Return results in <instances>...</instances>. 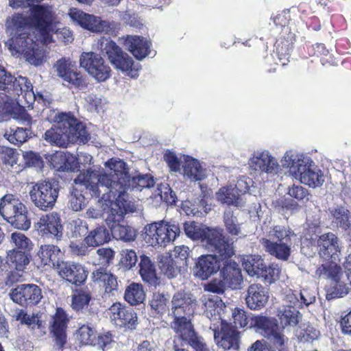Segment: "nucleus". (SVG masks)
Listing matches in <instances>:
<instances>
[{"label": "nucleus", "instance_id": "obj_52", "mask_svg": "<svg viewBox=\"0 0 351 351\" xmlns=\"http://www.w3.org/2000/svg\"><path fill=\"white\" fill-rule=\"evenodd\" d=\"M223 220L226 229L229 234L232 236L241 234L240 225L237 221V219L230 209L225 211Z\"/></svg>", "mask_w": 351, "mask_h": 351}, {"label": "nucleus", "instance_id": "obj_23", "mask_svg": "<svg viewBox=\"0 0 351 351\" xmlns=\"http://www.w3.org/2000/svg\"><path fill=\"white\" fill-rule=\"evenodd\" d=\"M56 271L62 278L76 285L82 284L88 276L82 265L71 261H61L56 265Z\"/></svg>", "mask_w": 351, "mask_h": 351}, {"label": "nucleus", "instance_id": "obj_3", "mask_svg": "<svg viewBox=\"0 0 351 351\" xmlns=\"http://www.w3.org/2000/svg\"><path fill=\"white\" fill-rule=\"evenodd\" d=\"M48 119L55 124L45 132L43 138L51 145L66 147L69 143H85L90 138L85 126L70 113L52 111Z\"/></svg>", "mask_w": 351, "mask_h": 351}, {"label": "nucleus", "instance_id": "obj_18", "mask_svg": "<svg viewBox=\"0 0 351 351\" xmlns=\"http://www.w3.org/2000/svg\"><path fill=\"white\" fill-rule=\"evenodd\" d=\"M197 305L195 296L190 292L178 291L173 295L169 315L172 317L191 316Z\"/></svg>", "mask_w": 351, "mask_h": 351}, {"label": "nucleus", "instance_id": "obj_36", "mask_svg": "<svg viewBox=\"0 0 351 351\" xmlns=\"http://www.w3.org/2000/svg\"><path fill=\"white\" fill-rule=\"evenodd\" d=\"M37 255L44 266L53 267L55 270L60 261V250L54 245L45 244L40 245Z\"/></svg>", "mask_w": 351, "mask_h": 351}, {"label": "nucleus", "instance_id": "obj_16", "mask_svg": "<svg viewBox=\"0 0 351 351\" xmlns=\"http://www.w3.org/2000/svg\"><path fill=\"white\" fill-rule=\"evenodd\" d=\"M251 169L259 173L274 176L280 171L277 158L267 149H258L254 152L249 159Z\"/></svg>", "mask_w": 351, "mask_h": 351}, {"label": "nucleus", "instance_id": "obj_24", "mask_svg": "<svg viewBox=\"0 0 351 351\" xmlns=\"http://www.w3.org/2000/svg\"><path fill=\"white\" fill-rule=\"evenodd\" d=\"M200 302L204 309L206 316L214 322L216 325L224 321L222 313L226 308L225 303L217 295L210 293H204L200 298Z\"/></svg>", "mask_w": 351, "mask_h": 351}, {"label": "nucleus", "instance_id": "obj_34", "mask_svg": "<svg viewBox=\"0 0 351 351\" xmlns=\"http://www.w3.org/2000/svg\"><path fill=\"white\" fill-rule=\"evenodd\" d=\"M216 200L221 204L241 207L244 202L238 195L237 191L234 190V186L230 183L220 187L215 195Z\"/></svg>", "mask_w": 351, "mask_h": 351}, {"label": "nucleus", "instance_id": "obj_9", "mask_svg": "<svg viewBox=\"0 0 351 351\" xmlns=\"http://www.w3.org/2000/svg\"><path fill=\"white\" fill-rule=\"evenodd\" d=\"M0 214L4 219L18 229L27 230L30 227L27 210L20 199L12 194H6L0 202Z\"/></svg>", "mask_w": 351, "mask_h": 351}, {"label": "nucleus", "instance_id": "obj_48", "mask_svg": "<svg viewBox=\"0 0 351 351\" xmlns=\"http://www.w3.org/2000/svg\"><path fill=\"white\" fill-rule=\"evenodd\" d=\"M54 68L58 76L64 82L66 79L71 80L69 75L76 68V65L69 58H62L54 64Z\"/></svg>", "mask_w": 351, "mask_h": 351}, {"label": "nucleus", "instance_id": "obj_1", "mask_svg": "<svg viewBox=\"0 0 351 351\" xmlns=\"http://www.w3.org/2000/svg\"><path fill=\"white\" fill-rule=\"evenodd\" d=\"M105 167L110 169L109 173L88 169L78 174L74 183L84 186L92 192V195L100 197V201L104 196L113 200L128 199L127 191L130 176L126 163L119 158H111L105 162Z\"/></svg>", "mask_w": 351, "mask_h": 351}, {"label": "nucleus", "instance_id": "obj_64", "mask_svg": "<svg viewBox=\"0 0 351 351\" xmlns=\"http://www.w3.org/2000/svg\"><path fill=\"white\" fill-rule=\"evenodd\" d=\"M230 184L234 186V190L237 191L239 196L241 197L243 195H245L249 191L250 186L253 184V181L248 177L242 176L238 178L236 183Z\"/></svg>", "mask_w": 351, "mask_h": 351}, {"label": "nucleus", "instance_id": "obj_28", "mask_svg": "<svg viewBox=\"0 0 351 351\" xmlns=\"http://www.w3.org/2000/svg\"><path fill=\"white\" fill-rule=\"evenodd\" d=\"M269 298L268 289L261 284H252L247 291L246 304L252 310H259L266 305Z\"/></svg>", "mask_w": 351, "mask_h": 351}, {"label": "nucleus", "instance_id": "obj_35", "mask_svg": "<svg viewBox=\"0 0 351 351\" xmlns=\"http://www.w3.org/2000/svg\"><path fill=\"white\" fill-rule=\"evenodd\" d=\"M50 163L57 171H75L77 169L76 157L68 152H56L50 156Z\"/></svg>", "mask_w": 351, "mask_h": 351}, {"label": "nucleus", "instance_id": "obj_6", "mask_svg": "<svg viewBox=\"0 0 351 351\" xmlns=\"http://www.w3.org/2000/svg\"><path fill=\"white\" fill-rule=\"evenodd\" d=\"M184 229L188 237L193 240H200L211 250H215L223 258L234 254L232 243L223 235L220 229L209 228L195 222H186Z\"/></svg>", "mask_w": 351, "mask_h": 351}, {"label": "nucleus", "instance_id": "obj_12", "mask_svg": "<svg viewBox=\"0 0 351 351\" xmlns=\"http://www.w3.org/2000/svg\"><path fill=\"white\" fill-rule=\"evenodd\" d=\"M59 190L56 184L49 181L36 183L29 192L31 201L41 210L53 208Z\"/></svg>", "mask_w": 351, "mask_h": 351}, {"label": "nucleus", "instance_id": "obj_54", "mask_svg": "<svg viewBox=\"0 0 351 351\" xmlns=\"http://www.w3.org/2000/svg\"><path fill=\"white\" fill-rule=\"evenodd\" d=\"M160 197V199L167 204H173L176 203V196L175 193L166 183H160L155 191L154 197Z\"/></svg>", "mask_w": 351, "mask_h": 351}, {"label": "nucleus", "instance_id": "obj_40", "mask_svg": "<svg viewBox=\"0 0 351 351\" xmlns=\"http://www.w3.org/2000/svg\"><path fill=\"white\" fill-rule=\"evenodd\" d=\"M110 234L105 226H101L91 230L84 238L85 245L96 247L110 241Z\"/></svg>", "mask_w": 351, "mask_h": 351}, {"label": "nucleus", "instance_id": "obj_13", "mask_svg": "<svg viewBox=\"0 0 351 351\" xmlns=\"http://www.w3.org/2000/svg\"><path fill=\"white\" fill-rule=\"evenodd\" d=\"M251 326L269 339L280 351L284 350L288 338L279 329L274 319L265 316H255L251 318Z\"/></svg>", "mask_w": 351, "mask_h": 351}, {"label": "nucleus", "instance_id": "obj_33", "mask_svg": "<svg viewBox=\"0 0 351 351\" xmlns=\"http://www.w3.org/2000/svg\"><path fill=\"white\" fill-rule=\"evenodd\" d=\"M8 90H12L14 94L20 95L24 94L25 99H29L28 102H32L37 98H41L42 95L40 93L36 94L33 90V86L32 83L25 77L19 76L14 77L13 82L9 85Z\"/></svg>", "mask_w": 351, "mask_h": 351}, {"label": "nucleus", "instance_id": "obj_61", "mask_svg": "<svg viewBox=\"0 0 351 351\" xmlns=\"http://www.w3.org/2000/svg\"><path fill=\"white\" fill-rule=\"evenodd\" d=\"M69 75L71 80L66 79L64 82V83L67 84L68 86L74 87L80 89L86 88V79L84 77V75L80 71H77V68H75Z\"/></svg>", "mask_w": 351, "mask_h": 351}, {"label": "nucleus", "instance_id": "obj_22", "mask_svg": "<svg viewBox=\"0 0 351 351\" xmlns=\"http://www.w3.org/2000/svg\"><path fill=\"white\" fill-rule=\"evenodd\" d=\"M108 315L117 326L127 329H134L138 324L134 311L120 303L113 304L108 309Z\"/></svg>", "mask_w": 351, "mask_h": 351}, {"label": "nucleus", "instance_id": "obj_8", "mask_svg": "<svg viewBox=\"0 0 351 351\" xmlns=\"http://www.w3.org/2000/svg\"><path fill=\"white\" fill-rule=\"evenodd\" d=\"M301 252L308 256H312L315 250H317L319 256L326 260H330L331 262L339 261L341 247L337 237L328 232L319 237L317 241V246L313 245L312 241L304 239L302 241Z\"/></svg>", "mask_w": 351, "mask_h": 351}, {"label": "nucleus", "instance_id": "obj_46", "mask_svg": "<svg viewBox=\"0 0 351 351\" xmlns=\"http://www.w3.org/2000/svg\"><path fill=\"white\" fill-rule=\"evenodd\" d=\"M293 236L295 234L289 228L275 226L268 232L266 239L278 242H289Z\"/></svg>", "mask_w": 351, "mask_h": 351}, {"label": "nucleus", "instance_id": "obj_42", "mask_svg": "<svg viewBox=\"0 0 351 351\" xmlns=\"http://www.w3.org/2000/svg\"><path fill=\"white\" fill-rule=\"evenodd\" d=\"M124 298L132 305L143 303L145 299V293L143 286L138 283H132L127 287L125 291Z\"/></svg>", "mask_w": 351, "mask_h": 351}, {"label": "nucleus", "instance_id": "obj_49", "mask_svg": "<svg viewBox=\"0 0 351 351\" xmlns=\"http://www.w3.org/2000/svg\"><path fill=\"white\" fill-rule=\"evenodd\" d=\"M16 319L32 329H39L42 331L45 328L43 321L38 314H27L21 310L17 313Z\"/></svg>", "mask_w": 351, "mask_h": 351}, {"label": "nucleus", "instance_id": "obj_2", "mask_svg": "<svg viewBox=\"0 0 351 351\" xmlns=\"http://www.w3.org/2000/svg\"><path fill=\"white\" fill-rule=\"evenodd\" d=\"M22 19L18 16H14L7 19L5 27L8 32L13 37L9 41V48L15 54H23L25 60L31 64L38 66L46 60V51L45 43L42 42L41 36H34V40L30 34L22 28Z\"/></svg>", "mask_w": 351, "mask_h": 351}, {"label": "nucleus", "instance_id": "obj_15", "mask_svg": "<svg viewBox=\"0 0 351 351\" xmlns=\"http://www.w3.org/2000/svg\"><path fill=\"white\" fill-rule=\"evenodd\" d=\"M300 302L293 293H287L282 304L277 311V317L282 328L294 327L302 319V315L299 311Z\"/></svg>", "mask_w": 351, "mask_h": 351}, {"label": "nucleus", "instance_id": "obj_51", "mask_svg": "<svg viewBox=\"0 0 351 351\" xmlns=\"http://www.w3.org/2000/svg\"><path fill=\"white\" fill-rule=\"evenodd\" d=\"M280 271V267L276 263H272L268 267L265 265V268L260 273L259 279H262L266 284L271 285L278 279Z\"/></svg>", "mask_w": 351, "mask_h": 351}, {"label": "nucleus", "instance_id": "obj_53", "mask_svg": "<svg viewBox=\"0 0 351 351\" xmlns=\"http://www.w3.org/2000/svg\"><path fill=\"white\" fill-rule=\"evenodd\" d=\"M169 300L164 294L155 293L153 294L150 301V306L156 313L162 315L169 310L167 306Z\"/></svg>", "mask_w": 351, "mask_h": 351}, {"label": "nucleus", "instance_id": "obj_56", "mask_svg": "<svg viewBox=\"0 0 351 351\" xmlns=\"http://www.w3.org/2000/svg\"><path fill=\"white\" fill-rule=\"evenodd\" d=\"M11 243L19 250L30 251L32 249L33 243L23 233L15 232L11 234Z\"/></svg>", "mask_w": 351, "mask_h": 351}, {"label": "nucleus", "instance_id": "obj_32", "mask_svg": "<svg viewBox=\"0 0 351 351\" xmlns=\"http://www.w3.org/2000/svg\"><path fill=\"white\" fill-rule=\"evenodd\" d=\"M93 282L104 289L105 293H112L117 289V278L103 267H100L92 273Z\"/></svg>", "mask_w": 351, "mask_h": 351}, {"label": "nucleus", "instance_id": "obj_41", "mask_svg": "<svg viewBox=\"0 0 351 351\" xmlns=\"http://www.w3.org/2000/svg\"><path fill=\"white\" fill-rule=\"evenodd\" d=\"M332 223L338 228L346 230L351 228V213L343 206H337L330 210Z\"/></svg>", "mask_w": 351, "mask_h": 351}, {"label": "nucleus", "instance_id": "obj_29", "mask_svg": "<svg viewBox=\"0 0 351 351\" xmlns=\"http://www.w3.org/2000/svg\"><path fill=\"white\" fill-rule=\"evenodd\" d=\"M219 256L221 261H223V267L221 270V274L226 282L228 287L232 289H239L243 282V276L238 264L234 261H229V257L223 258L221 256Z\"/></svg>", "mask_w": 351, "mask_h": 351}, {"label": "nucleus", "instance_id": "obj_57", "mask_svg": "<svg viewBox=\"0 0 351 351\" xmlns=\"http://www.w3.org/2000/svg\"><path fill=\"white\" fill-rule=\"evenodd\" d=\"M183 156H178L172 151H167L164 155V160L167 162L168 167L171 172H180L181 171V165H183Z\"/></svg>", "mask_w": 351, "mask_h": 351}, {"label": "nucleus", "instance_id": "obj_31", "mask_svg": "<svg viewBox=\"0 0 351 351\" xmlns=\"http://www.w3.org/2000/svg\"><path fill=\"white\" fill-rule=\"evenodd\" d=\"M183 176L191 181H201L206 177V169L200 162L188 155L183 156Z\"/></svg>", "mask_w": 351, "mask_h": 351}, {"label": "nucleus", "instance_id": "obj_55", "mask_svg": "<svg viewBox=\"0 0 351 351\" xmlns=\"http://www.w3.org/2000/svg\"><path fill=\"white\" fill-rule=\"evenodd\" d=\"M351 286L349 283H345L341 279L333 282V284L327 293L328 299L342 298L347 295Z\"/></svg>", "mask_w": 351, "mask_h": 351}, {"label": "nucleus", "instance_id": "obj_25", "mask_svg": "<svg viewBox=\"0 0 351 351\" xmlns=\"http://www.w3.org/2000/svg\"><path fill=\"white\" fill-rule=\"evenodd\" d=\"M207 254L199 257L194 267V274L201 280H206L216 274L221 265V259L219 254Z\"/></svg>", "mask_w": 351, "mask_h": 351}, {"label": "nucleus", "instance_id": "obj_26", "mask_svg": "<svg viewBox=\"0 0 351 351\" xmlns=\"http://www.w3.org/2000/svg\"><path fill=\"white\" fill-rule=\"evenodd\" d=\"M123 45L135 58L142 60L151 54L152 43L146 38L138 35L123 36Z\"/></svg>", "mask_w": 351, "mask_h": 351}, {"label": "nucleus", "instance_id": "obj_19", "mask_svg": "<svg viewBox=\"0 0 351 351\" xmlns=\"http://www.w3.org/2000/svg\"><path fill=\"white\" fill-rule=\"evenodd\" d=\"M12 300L23 306L38 304L43 298L40 288L34 284H22L12 289L10 292Z\"/></svg>", "mask_w": 351, "mask_h": 351}, {"label": "nucleus", "instance_id": "obj_21", "mask_svg": "<svg viewBox=\"0 0 351 351\" xmlns=\"http://www.w3.org/2000/svg\"><path fill=\"white\" fill-rule=\"evenodd\" d=\"M35 228L42 237L59 239L62 235L61 219L56 213L42 215L35 224Z\"/></svg>", "mask_w": 351, "mask_h": 351}, {"label": "nucleus", "instance_id": "obj_20", "mask_svg": "<svg viewBox=\"0 0 351 351\" xmlns=\"http://www.w3.org/2000/svg\"><path fill=\"white\" fill-rule=\"evenodd\" d=\"M221 330L219 331L218 324H212L210 329L214 332V339L219 347L224 350H237L239 346L240 333L234 328L229 326L225 321L219 323Z\"/></svg>", "mask_w": 351, "mask_h": 351}, {"label": "nucleus", "instance_id": "obj_7", "mask_svg": "<svg viewBox=\"0 0 351 351\" xmlns=\"http://www.w3.org/2000/svg\"><path fill=\"white\" fill-rule=\"evenodd\" d=\"M97 48L100 52L106 55L111 64L131 77H138L141 67L138 63L134 64L132 58L124 52L114 41L102 37L97 43Z\"/></svg>", "mask_w": 351, "mask_h": 351}, {"label": "nucleus", "instance_id": "obj_14", "mask_svg": "<svg viewBox=\"0 0 351 351\" xmlns=\"http://www.w3.org/2000/svg\"><path fill=\"white\" fill-rule=\"evenodd\" d=\"M69 16L73 22L92 32L110 34L114 30L113 23L102 20L99 16L85 13L77 8H71Z\"/></svg>", "mask_w": 351, "mask_h": 351}, {"label": "nucleus", "instance_id": "obj_39", "mask_svg": "<svg viewBox=\"0 0 351 351\" xmlns=\"http://www.w3.org/2000/svg\"><path fill=\"white\" fill-rule=\"evenodd\" d=\"M139 274L143 281L156 286L158 284V278L154 263L146 255L140 256Z\"/></svg>", "mask_w": 351, "mask_h": 351}, {"label": "nucleus", "instance_id": "obj_43", "mask_svg": "<svg viewBox=\"0 0 351 351\" xmlns=\"http://www.w3.org/2000/svg\"><path fill=\"white\" fill-rule=\"evenodd\" d=\"M7 259L10 267L19 271H24L29 263V257L25 252L15 249L8 252Z\"/></svg>", "mask_w": 351, "mask_h": 351}, {"label": "nucleus", "instance_id": "obj_62", "mask_svg": "<svg viewBox=\"0 0 351 351\" xmlns=\"http://www.w3.org/2000/svg\"><path fill=\"white\" fill-rule=\"evenodd\" d=\"M121 262L123 265L130 269L134 267L138 261L136 253L133 250L125 249L121 251Z\"/></svg>", "mask_w": 351, "mask_h": 351}, {"label": "nucleus", "instance_id": "obj_47", "mask_svg": "<svg viewBox=\"0 0 351 351\" xmlns=\"http://www.w3.org/2000/svg\"><path fill=\"white\" fill-rule=\"evenodd\" d=\"M3 136L10 143L20 145L27 141L28 132L23 128H10L5 130Z\"/></svg>", "mask_w": 351, "mask_h": 351}, {"label": "nucleus", "instance_id": "obj_45", "mask_svg": "<svg viewBox=\"0 0 351 351\" xmlns=\"http://www.w3.org/2000/svg\"><path fill=\"white\" fill-rule=\"evenodd\" d=\"M295 335L300 342H310L317 339L319 331L308 323H304L295 330Z\"/></svg>", "mask_w": 351, "mask_h": 351}, {"label": "nucleus", "instance_id": "obj_37", "mask_svg": "<svg viewBox=\"0 0 351 351\" xmlns=\"http://www.w3.org/2000/svg\"><path fill=\"white\" fill-rule=\"evenodd\" d=\"M242 266L245 272L251 277L260 278V273L265 268V263L258 254H248L243 256Z\"/></svg>", "mask_w": 351, "mask_h": 351}, {"label": "nucleus", "instance_id": "obj_60", "mask_svg": "<svg viewBox=\"0 0 351 351\" xmlns=\"http://www.w3.org/2000/svg\"><path fill=\"white\" fill-rule=\"evenodd\" d=\"M69 207L75 212L80 211L86 205L84 196L77 189H74L70 195Z\"/></svg>", "mask_w": 351, "mask_h": 351}, {"label": "nucleus", "instance_id": "obj_11", "mask_svg": "<svg viewBox=\"0 0 351 351\" xmlns=\"http://www.w3.org/2000/svg\"><path fill=\"white\" fill-rule=\"evenodd\" d=\"M180 228L164 221L154 222L144 228V240L151 246H166L179 235Z\"/></svg>", "mask_w": 351, "mask_h": 351}, {"label": "nucleus", "instance_id": "obj_17", "mask_svg": "<svg viewBox=\"0 0 351 351\" xmlns=\"http://www.w3.org/2000/svg\"><path fill=\"white\" fill-rule=\"evenodd\" d=\"M80 63L98 82H104L110 76V68L101 56L94 52L82 53Z\"/></svg>", "mask_w": 351, "mask_h": 351}, {"label": "nucleus", "instance_id": "obj_44", "mask_svg": "<svg viewBox=\"0 0 351 351\" xmlns=\"http://www.w3.org/2000/svg\"><path fill=\"white\" fill-rule=\"evenodd\" d=\"M158 267L161 272L169 278L176 277L180 272L177 263L169 255L159 256Z\"/></svg>", "mask_w": 351, "mask_h": 351}, {"label": "nucleus", "instance_id": "obj_58", "mask_svg": "<svg viewBox=\"0 0 351 351\" xmlns=\"http://www.w3.org/2000/svg\"><path fill=\"white\" fill-rule=\"evenodd\" d=\"M95 333V330L93 327L84 324L77 331V339L83 345H90Z\"/></svg>", "mask_w": 351, "mask_h": 351}, {"label": "nucleus", "instance_id": "obj_10", "mask_svg": "<svg viewBox=\"0 0 351 351\" xmlns=\"http://www.w3.org/2000/svg\"><path fill=\"white\" fill-rule=\"evenodd\" d=\"M56 19V10L51 5H35L30 8V23L38 32V35L41 36V41L45 43H49L52 40L51 32Z\"/></svg>", "mask_w": 351, "mask_h": 351}, {"label": "nucleus", "instance_id": "obj_59", "mask_svg": "<svg viewBox=\"0 0 351 351\" xmlns=\"http://www.w3.org/2000/svg\"><path fill=\"white\" fill-rule=\"evenodd\" d=\"M3 154V162L5 165H10L12 168L14 169L16 171L20 170L19 167L17 165L19 154L16 149L3 147L1 149Z\"/></svg>", "mask_w": 351, "mask_h": 351}, {"label": "nucleus", "instance_id": "obj_30", "mask_svg": "<svg viewBox=\"0 0 351 351\" xmlns=\"http://www.w3.org/2000/svg\"><path fill=\"white\" fill-rule=\"evenodd\" d=\"M260 243L265 250L278 260L287 261L291 252V242H278L262 238Z\"/></svg>", "mask_w": 351, "mask_h": 351}, {"label": "nucleus", "instance_id": "obj_4", "mask_svg": "<svg viewBox=\"0 0 351 351\" xmlns=\"http://www.w3.org/2000/svg\"><path fill=\"white\" fill-rule=\"evenodd\" d=\"M282 167L289 169L291 173L309 187L316 188L324 182V176L314 161L304 154L295 150L287 151L280 160Z\"/></svg>", "mask_w": 351, "mask_h": 351}, {"label": "nucleus", "instance_id": "obj_63", "mask_svg": "<svg viewBox=\"0 0 351 351\" xmlns=\"http://www.w3.org/2000/svg\"><path fill=\"white\" fill-rule=\"evenodd\" d=\"M90 300L89 293L80 292L73 295L72 299V308L75 311H80L87 307Z\"/></svg>", "mask_w": 351, "mask_h": 351}, {"label": "nucleus", "instance_id": "obj_38", "mask_svg": "<svg viewBox=\"0 0 351 351\" xmlns=\"http://www.w3.org/2000/svg\"><path fill=\"white\" fill-rule=\"evenodd\" d=\"M173 317L174 319L171 322V326L176 334L183 341L190 339L195 332L191 322V316Z\"/></svg>", "mask_w": 351, "mask_h": 351}, {"label": "nucleus", "instance_id": "obj_50", "mask_svg": "<svg viewBox=\"0 0 351 351\" xmlns=\"http://www.w3.org/2000/svg\"><path fill=\"white\" fill-rule=\"evenodd\" d=\"M154 178L150 175H138L132 178L130 176V182H128V189H136L141 190L144 188H150L154 186Z\"/></svg>", "mask_w": 351, "mask_h": 351}, {"label": "nucleus", "instance_id": "obj_27", "mask_svg": "<svg viewBox=\"0 0 351 351\" xmlns=\"http://www.w3.org/2000/svg\"><path fill=\"white\" fill-rule=\"evenodd\" d=\"M69 319L64 311L60 308L56 309L55 315L50 322V332L55 338L56 343L62 348L66 343V329Z\"/></svg>", "mask_w": 351, "mask_h": 351}, {"label": "nucleus", "instance_id": "obj_5", "mask_svg": "<svg viewBox=\"0 0 351 351\" xmlns=\"http://www.w3.org/2000/svg\"><path fill=\"white\" fill-rule=\"evenodd\" d=\"M103 210L106 211V222L115 239L125 242L135 240L136 231L128 225L121 224L125 215L130 212L131 205L128 199H108L107 196L100 201Z\"/></svg>", "mask_w": 351, "mask_h": 351}]
</instances>
